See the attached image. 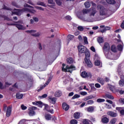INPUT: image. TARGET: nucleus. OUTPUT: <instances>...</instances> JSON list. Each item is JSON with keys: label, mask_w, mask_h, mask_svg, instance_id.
Masks as SVG:
<instances>
[{"label": "nucleus", "mask_w": 124, "mask_h": 124, "mask_svg": "<svg viewBox=\"0 0 124 124\" xmlns=\"http://www.w3.org/2000/svg\"><path fill=\"white\" fill-rule=\"evenodd\" d=\"M3 9L12 11V15L15 14V15H18V16H20V15H22V14H23L24 13H29V12H30V13H31L32 14H35V13L36 12V10L34 9H29L28 8H23L22 9H15L13 10L11 9V8L6 7L5 5H3Z\"/></svg>", "instance_id": "f257e3e1"}, {"label": "nucleus", "mask_w": 124, "mask_h": 124, "mask_svg": "<svg viewBox=\"0 0 124 124\" xmlns=\"http://www.w3.org/2000/svg\"><path fill=\"white\" fill-rule=\"evenodd\" d=\"M78 50L79 53H80V54H84L85 53V62L88 67H92L93 64L92 63V62H91V60H90V59H91V53H90V51H88L87 48L85 46L82 45L78 46Z\"/></svg>", "instance_id": "f03ea898"}, {"label": "nucleus", "mask_w": 124, "mask_h": 124, "mask_svg": "<svg viewBox=\"0 0 124 124\" xmlns=\"http://www.w3.org/2000/svg\"><path fill=\"white\" fill-rule=\"evenodd\" d=\"M103 51L107 59H112L113 58V54L111 52H109L110 51V45L108 43L104 44Z\"/></svg>", "instance_id": "7ed1b4c3"}, {"label": "nucleus", "mask_w": 124, "mask_h": 124, "mask_svg": "<svg viewBox=\"0 0 124 124\" xmlns=\"http://www.w3.org/2000/svg\"><path fill=\"white\" fill-rule=\"evenodd\" d=\"M62 70L64 72H70V73H72L73 70H75V66L73 65L68 66L67 65L65 66V64H62ZM65 67L64 68V67Z\"/></svg>", "instance_id": "20e7f679"}, {"label": "nucleus", "mask_w": 124, "mask_h": 124, "mask_svg": "<svg viewBox=\"0 0 124 124\" xmlns=\"http://www.w3.org/2000/svg\"><path fill=\"white\" fill-rule=\"evenodd\" d=\"M97 12L96 8L92 9L91 13L90 14V16H88V18L86 20L87 22H95V19L92 17V16H94L95 14Z\"/></svg>", "instance_id": "39448f33"}, {"label": "nucleus", "mask_w": 124, "mask_h": 124, "mask_svg": "<svg viewBox=\"0 0 124 124\" xmlns=\"http://www.w3.org/2000/svg\"><path fill=\"white\" fill-rule=\"evenodd\" d=\"M21 23L22 22L21 21H18L17 22V24H9L8 23L7 25L8 26H16V27L19 30V31H25L26 30V27L24 26L22 24H21Z\"/></svg>", "instance_id": "423d86ee"}, {"label": "nucleus", "mask_w": 124, "mask_h": 124, "mask_svg": "<svg viewBox=\"0 0 124 124\" xmlns=\"http://www.w3.org/2000/svg\"><path fill=\"white\" fill-rule=\"evenodd\" d=\"M25 31L28 33H31V34L32 36H34V37H38L40 36L41 34V33L40 32H38L36 33V30H28Z\"/></svg>", "instance_id": "0eeeda50"}, {"label": "nucleus", "mask_w": 124, "mask_h": 124, "mask_svg": "<svg viewBox=\"0 0 124 124\" xmlns=\"http://www.w3.org/2000/svg\"><path fill=\"white\" fill-rule=\"evenodd\" d=\"M96 7V5L95 4V3L93 2L92 7L89 9H84L82 11V13L83 14H88V13H91L92 10L94 8H95Z\"/></svg>", "instance_id": "6e6552de"}, {"label": "nucleus", "mask_w": 124, "mask_h": 124, "mask_svg": "<svg viewBox=\"0 0 124 124\" xmlns=\"http://www.w3.org/2000/svg\"><path fill=\"white\" fill-rule=\"evenodd\" d=\"M97 9L99 8L100 9L99 14L101 16H104V15H106V10L105 8H104V7H103V6L98 5L97 6Z\"/></svg>", "instance_id": "1a4fd4ad"}, {"label": "nucleus", "mask_w": 124, "mask_h": 124, "mask_svg": "<svg viewBox=\"0 0 124 124\" xmlns=\"http://www.w3.org/2000/svg\"><path fill=\"white\" fill-rule=\"evenodd\" d=\"M119 75H120V78L121 79L119 81V85L120 87H124V76L122 75V73L120 72L119 70H118Z\"/></svg>", "instance_id": "9d476101"}, {"label": "nucleus", "mask_w": 124, "mask_h": 124, "mask_svg": "<svg viewBox=\"0 0 124 124\" xmlns=\"http://www.w3.org/2000/svg\"><path fill=\"white\" fill-rule=\"evenodd\" d=\"M94 59L95 60V65H96L97 66H102V64L100 62V61H99V57H98V55H95Z\"/></svg>", "instance_id": "9b49d317"}, {"label": "nucleus", "mask_w": 124, "mask_h": 124, "mask_svg": "<svg viewBox=\"0 0 124 124\" xmlns=\"http://www.w3.org/2000/svg\"><path fill=\"white\" fill-rule=\"evenodd\" d=\"M44 110L46 111V112H49V113H51V114H54V109L48 105H45Z\"/></svg>", "instance_id": "f8f14e48"}, {"label": "nucleus", "mask_w": 124, "mask_h": 124, "mask_svg": "<svg viewBox=\"0 0 124 124\" xmlns=\"http://www.w3.org/2000/svg\"><path fill=\"white\" fill-rule=\"evenodd\" d=\"M36 107H31V108H29V114L30 116H34L35 115V112H34V110H36Z\"/></svg>", "instance_id": "ddd939ff"}, {"label": "nucleus", "mask_w": 124, "mask_h": 124, "mask_svg": "<svg viewBox=\"0 0 124 124\" xmlns=\"http://www.w3.org/2000/svg\"><path fill=\"white\" fill-rule=\"evenodd\" d=\"M45 119L47 121H50L51 119H52V121H54V122H56V120H57V118L55 117V116H52L50 114H46L45 115Z\"/></svg>", "instance_id": "4468645a"}, {"label": "nucleus", "mask_w": 124, "mask_h": 124, "mask_svg": "<svg viewBox=\"0 0 124 124\" xmlns=\"http://www.w3.org/2000/svg\"><path fill=\"white\" fill-rule=\"evenodd\" d=\"M81 76L83 78H86L87 77H92V74L90 73H87L86 72H82L81 74Z\"/></svg>", "instance_id": "2eb2a0df"}, {"label": "nucleus", "mask_w": 124, "mask_h": 124, "mask_svg": "<svg viewBox=\"0 0 124 124\" xmlns=\"http://www.w3.org/2000/svg\"><path fill=\"white\" fill-rule=\"evenodd\" d=\"M51 80H52V78H49L47 81L45 83V84L44 86H41L40 87V88L38 90V92H40V91H41V90H43V89H44V88H45V87H46V86H47L49 84V83H50V82H51Z\"/></svg>", "instance_id": "dca6fc26"}, {"label": "nucleus", "mask_w": 124, "mask_h": 124, "mask_svg": "<svg viewBox=\"0 0 124 124\" xmlns=\"http://www.w3.org/2000/svg\"><path fill=\"white\" fill-rule=\"evenodd\" d=\"M48 98V101L49 102H50V103H52V104H55L57 101V98H56V97L49 96Z\"/></svg>", "instance_id": "f3484780"}, {"label": "nucleus", "mask_w": 124, "mask_h": 124, "mask_svg": "<svg viewBox=\"0 0 124 124\" xmlns=\"http://www.w3.org/2000/svg\"><path fill=\"white\" fill-rule=\"evenodd\" d=\"M107 115L110 116V117H112L113 118H115L118 114L116 112H114L112 111H109L107 112Z\"/></svg>", "instance_id": "a211bd4d"}, {"label": "nucleus", "mask_w": 124, "mask_h": 124, "mask_svg": "<svg viewBox=\"0 0 124 124\" xmlns=\"http://www.w3.org/2000/svg\"><path fill=\"white\" fill-rule=\"evenodd\" d=\"M11 109H12V107L11 106H9L7 108L6 113L7 117H10V115H11Z\"/></svg>", "instance_id": "6ab92c4d"}, {"label": "nucleus", "mask_w": 124, "mask_h": 124, "mask_svg": "<svg viewBox=\"0 0 124 124\" xmlns=\"http://www.w3.org/2000/svg\"><path fill=\"white\" fill-rule=\"evenodd\" d=\"M62 108L65 111L68 110V109H69V105L66 104L65 103H63L62 105Z\"/></svg>", "instance_id": "aec40b11"}, {"label": "nucleus", "mask_w": 124, "mask_h": 124, "mask_svg": "<svg viewBox=\"0 0 124 124\" xmlns=\"http://www.w3.org/2000/svg\"><path fill=\"white\" fill-rule=\"evenodd\" d=\"M86 110L87 112H89V113H93V111H94V108L93 107H89L88 108H87Z\"/></svg>", "instance_id": "412c9836"}, {"label": "nucleus", "mask_w": 124, "mask_h": 124, "mask_svg": "<svg viewBox=\"0 0 124 124\" xmlns=\"http://www.w3.org/2000/svg\"><path fill=\"white\" fill-rule=\"evenodd\" d=\"M101 121L103 124H107V123L109 122V119L107 117L104 116L102 118Z\"/></svg>", "instance_id": "4be33fe9"}, {"label": "nucleus", "mask_w": 124, "mask_h": 124, "mask_svg": "<svg viewBox=\"0 0 124 124\" xmlns=\"http://www.w3.org/2000/svg\"><path fill=\"white\" fill-rule=\"evenodd\" d=\"M67 62L69 64H72V63H74L75 62L72 58L69 57L67 59Z\"/></svg>", "instance_id": "5701e85b"}, {"label": "nucleus", "mask_w": 124, "mask_h": 124, "mask_svg": "<svg viewBox=\"0 0 124 124\" xmlns=\"http://www.w3.org/2000/svg\"><path fill=\"white\" fill-rule=\"evenodd\" d=\"M54 95L56 96V97H60V96L62 95V92L61 91H56Z\"/></svg>", "instance_id": "b1692460"}, {"label": "nucleus", "mask_w": 124, "mask_h": 124, "mask_svg": "<svg viewBox=\"0 0 124 124\" xmlns=\"http://www.w3.org/2000/svg\"><path fill=\"white\" fill-rule=\"evenodd\" d=\"M32 104H33V105H38L39 107H42V102L41 101L34 102L32 103Z\"/></svg>", "instance_id": "393cba45"}, {"label": "nucleus", "mask_w": 124, "mask_h": 124, "mask_svg": "<svg viewBox=\"0 0 124 124\" xmlns=\"http://www.w3.org/2000/svg\"><path fill=\"white\" fill-rule=\"evenodd\" d=\"M97 80H98V82H99V83L101 84V85H104L105 80H104V79H103V78H97Z\"/></svg>", "instance_id": "a878e982"}, {"label": "nucleus", "mask_w": 124, "mask_h": 124, "mask_svg": "<svg viewBox=\"0 0 124 124\" xmlns=\"http://www.w3.org/2000/svg\"><path fill=\"white\" fill-rule=\"evenodd\" d=\"M23 96H24V94H20L19 93L16 94V98L18 99H21V98H23Z\"/></svg>", "instance_id": "bb28decb"}, {"label": "nucleus", "mask_w": 124, "mask_h": 124, "mask_svg": "<svg viewBox=\"0 0 124 124\" xmlns=\"http://www.w3.org/2000/svg\"><path fill=\"white\" fill-rule=\"evenodd\" d=\"M109 89L113 93H116V92H117V90H116V88H115V86H114L109 85Z\"/></svg>", "instance_id": "cd10ccee"}, {"label": "nucleus", "mask_w": 124, "mask_h": 124, "mask_svg": "<svg viewBox=\"0 0 124 124\" xmlns=\"http://www.w3.org/2000/svg\"><path fill=\"white\" fill-rule=\"evenodd\" d=\"M74 117L75 119H79V118H80L79 112H75L74 114Z\"/></svg>", "instance_id": "c85d7f7f"}, {"label": "nucleus", "mask_w": 124, "mask_h": 124, "mask_svg": "<svg viewBox=\"0 0 124 124\" xmlns=\"http://www.w3.org/2000/svg\"><path fill=\"white\" fill-rule=\"evenodd\" d=\"M110 29L111 28H110L109 27H106L104 28V29L101 31V32L103 33V32H105L106 31H109V30H110Z\"/></svg>", "instance_id": "c756f323"}, {"label": "nucleus", "mask_w": 124, "mask_h": 124, "mask_svg": "<svg viewBox=\"0 0 124 124\" xmlns=\"http://www.w3.org/2000/svg\"><path fill=\"white\" fill-rule=\"evenodd\" d=\"M107 2L109 4H115L116 3V1L114 0H106Z\"/></svg>", "instance_id": "7c9ffc66"}, {"label": "nucleus", "mask_w": 124, "mask_h": 124, "mask_svg": "<svg viewBox=\"0 0 124 124\" xmlns=\"http://www.w3.org/2000/svg\"><path fill=\"white\" fill-rule=\"evenodd\" d=\"M27 122H30V121L26 120V119H22L20 120L18 124H25Z\"/></svg>", "instance_id": "2f4dec72"}, {"label": "nucleus", "mask_w": 124, "mask_h": 124, "mask_svg": "<svg viewBox=\"0 0 124 124\" xmlns=\"http://www.w3.org/2000/svg\"><path fill=\"white\" fill-rule=\"evenodd\" d=\"M37 5H41V6H44V7H46V4L43 2H37Z\"/></svg>", "instance_id": "473e14b6"}, {"label": "nucleus", "mask_w": 124, "mask_h": 124, "mask_svg": "<svg viewBox=\"0 0 124 124\" xmlns=\"http://www.w3.org/2000/svg\"><path fill=\"white\" fill-rule=\"evenodd\" d=\"M110 50L112 51V52H114V53L117 52V48L115 46H112L110 48Z\"/></svg>", "instance_id": "72a5a7b5"}, {"label": "nucleus", "mask_w": 124, "mask_h": 124, "mask_svg": "<svg viewBox=\"0 0 124 124\" xmlns=\"http://www.w3.org/2000/svg\"><path fill=\"white\" fill-rule=\"evenodd\" d=\"M83 124H91V121L88 119H84L83 121Z\"/></svg>", "instance_id": "f704fd0d"}, {"label": "nucleus", "mask_w": 124, "mask_h": 124, "mask_svg": "<svg viewBox=\"0 0 124 124\" xmlns=\"http://www.w3.org/2000/svg\"><path fill=\"white\" fill-rule=\"evenodd\" d=\"M84 5L86 8H89V7H91V4L89 1L85 2Z\"/></svg>", "instance_id": "c9c22d12"}, {"label": "nucleus", "mask_w": 124, "mask_h": 124, "mask_svg": "<svg viewBox=\"0 0 124 124\" xmlns=\"http://www.w3.org/2000/svg\"><path fill=\"white\" fill-rule=\"evenodd\" d=\"M98 43H102L103 42V38L102 37H99L97 38Z\"/></svg>", "instance_id": "e433bc0d"}, {"label": "nucleus", "mask_w": 124, "mask_h": 124, "mask_svg": "<svg viewBox=\"0 0 124 124\" xmlns=\"http://www.w3.org/2000/svg\"><path fill=\"white\" fill-rule=\"evenodd\" d=\"M55 1L56 4L59 5V6H61V5H62V0H55Z\"/></svg>", "instance_id": "4c0bfd02"}, {"label": "nucleus", "mask_w": 124, "mask_h": 124, "mask_svg": "<svg viewBox=\"0 0 124 124\" xmlns=\"http://www.w3.org/2000/svg\"><path fill=\"white\" fill-rule=\"evenodd\" d=\"M68 40L69 41H70V40H72L73 38H74V36L72 35H69L67 36Z\"/></svg>", "instance_id": "58836bf2"}, {"label": "nucleus", "mask_w": 124, "mask_h": 124, "mask_svg": "<svg viewBox=\"0 0 124 124\" xmlns=\"http://www.w3.org/2000/svg\"><path fill=\"white\" fill-rule=\"evenodd\" d=\"M12 4L14 6H15L16 7H17V8H20V5H18V4H17V3L16 2L13 1L12 2Z\"/></svg>", "instance_id": "ea45409f"}, {"label": "nucleus", "mask_w": 124, "mask_h": 124, "mask_svg": "<svg viewBox=\"0 0 124 124\" xmlns=\"http://www.w3.org/2000/svg\"><path fill=\"white\" fill-rule=\"evenodd\" d=\"M26 2H27V3H29V4H31V5H34V3L32 2L31 0H26Z\"/></svg>", "instance_id": "a19ab883"}, {"label": "nucleus", "mask_w": 124, "mask_h": 124, "mask_svg": "<svg viewBox=\"0 0 124 124\" xmlns=\"http://www.w3.org/2000/svg\"><path fill=\"white\" fill-rule=\"evenodd\" d=\"M117 48H118L119 51H123V49H124V46H123V45H119L117 46Z\"/></svg>", "instance_id": "79ce46f5"}, {"label": "nucleus", "mask_w": 124, "mask_h": 124, "mask_svg": "<svg viewBox=\"0 0 124 124\" xmlns=\"http://www.w3.org/2000/svg\"><path fill=\"white\" fill-rule=\"evenodd\" d=\"M93 100H90L87 101V104L88 105H92V104H93Z\"/></svg>", "instance_id": "37998d69"}, {"label": "nucleus", "mask_w": 124, "mask_h": 124, "mask_svg": "<svg viewBox=\"0 0 124 124\" xmlns=\"http://www.w3.org/2000/svg\"><path fill=\"white\" fill-rule=\"evenodd\" d=\"M24 7H29V8H34L33 6L28 4L27 3H25L24 4Z\"/></svg>", "instance_id": "c03bdc74"}, {"label": "nucleus", "mask_w": 124, "mask_h": 124, "mask_svg": "<svg viewBox=\"0 0 124 124\" xmlns=\"http://www.w3.org/2000/svg\"><path fill=\"white\" fill-rule=\"evenodd\" d=\"M104 101H105V99H104L99 98L97 99V102L98 103H101V102H104Z\"/></svg>", "instance_id": "a18cd8bd"}, {"label": "nucleus", "mask_w": 124, "mask_h": 124, "mask_svg": "<svg viewBox=\"0 0 124 124\" xmlns=\"http://www.w3.org/2000/svg\"><path fill=\"white\" fill-rule=\"evenodd\" d=\"M35 8L38 9V10H41L42 11H44V9L41 7L35 6Z\"/></svg>", "instance_id": "49530a36"}, {"label": "nucleus", "mask_w": 124, "mask_h": 124, "mask_svg": "<svg viewBox=\"0 0 124 124\" xmlns=\"http://www.w3.org/2000/svg\"><path fill=\"white\" fill-rule=\"evenodd\" d=\"M106 96L108 98H109V99H114V97L110 94H106Z\"/></svg>", "instance_id": "de8ad7c7"}, {"label": "nucleus", "mask_w": 124, "mask_h": 124, "mask_svg": "<svg viewBox=\"0 0 124 124\" xmlns=\"http://www.w3.org/2000/svg\"><path fill=\"white\" fill-rule=\"evenodd\" d=\"M116 122H117V119L116 118H113L110 121V124H115L116 123Z\"/></svg>", "instance_id": "09e8293b"}, {"label": "nucleus", "mask_w": 124, "mask_h": 124, "mask_svg": "<svg viewBox=\"0 0 124 124\" xmlns=\"http://www.w3.org/2000/svg\"><path fill=\"white\" fill-rule=\"evenodd\" d=\"M77 123H78L77 120L75 119L72 120L70 121L71 124H77Z\"/></svg>", "instance_id": "8fccbe9b"}, {"label": "nucleus", "mask_w": 124, "mask_h": 124, "mask_svg": "<svg viewBox=\"0 0 124 124\" xmlns=\"http://www.w3.org/2000/svg\"><path fill=\"white\" fill-rule=\"evenodd\" d=\"M83 40L85 44H89V43L88 42V38L86 37H83Z\"/></svg>", "instance_id": "3c124183"}, {"label": "nucleus", "mask_w": 124, "mask_h": 124, "mask_svg": "<svg viewBox=\"0 0 124 124\" xmlns=\"http://www.w3.org/2000/svg\"><path fill=\"white\" fill-rule=\"evenodd\" d=\"M79 97H80V95L76 94H75L74 95V96H73L72 99H75L76 98H79Z\"/></svg>", "instance_id": "603ef678"}, {"label": "nucleus", "mask_w": 124, "mask_h": 124, "mask_svg": "<svg viewBox=\"0 0 124 124\" xmlns=\"http://www.w3.org/2000/svg\"><path fill=\"white\" fill-rule=\"evenodd\" d=\"M78 31H84V27H83V26H79L78 27Z\"/></svg>", "instance_id": "864d4df0"}, {"label": "nucleus", "mask_w": 124, "mask_h": 124, "mask_svg": "<svg viewBox=\"0 0 124 124\" xmlns=\"http://www.w3.org/2000/svg\"><path fill=\"white\" fill-rule=\"evenodd\" d=\"M48 3L49 4H55V2H54V0H48Z\"/></svg>", "instance_id": "5fc2aeb1"}, {"label": "nucleus", "mask_w": 124, "mask_h": 124, "mask_svg": "<svg viewBox=\"0 0 124 124\" xmlns=\"http://www.w3.org/2000/svg\"><path fill=\"white\" fill-rule=\"evenodd\" d=\"M33 19L34 20V21L35 22V23H37L38 21H39V19L37 17H33Z\"/></svg>", "instance_id": "6e6d98bb"}, {"label": "nucleus", "mask_w": 124, "mask_h": 124, "mask_svg": "<svg viewBox=\"0 0 124 124\" xmlns=\"http://www.w3.org/2000/svg\"><path fill=\"white\" fill-rule=\"evenodd\" d=\"M120 103H121V104H124V99L122 98L121 99H119V100Z\"/></svg>", "instance_id": "4d7b16f0"}, {"label": "nucleus", "mask_w": 124, "mask_h": 124, "mask_svg": "<svg viewBox=\"0 0 124 124\" xmlns=\"http://www.w3.org/2000/svg\"><path fill=\"white\" fill-rule=\"evenodd\" d=\"M80 93L81 95H87L88 94V93L86 92H81Z\"/></svg>", "instance_id": "13d9d810"}, {"label": "nucleus", "mask_w": 124, "mask_h": 124, "mask_svg": "<svg viewBox=\"0 0 124 124\" xmlns=\"http://www.w3.org/2000/svg\"><path fill=\"white\" fill-rule=\"evenodd\" d=\"M65 18L66 19V20H71V16H67L65 17Z\"/></svg>", "instance_id": "bf43d9fd"}, {"label": "nucleus", "mask_w": 124, "mask_h": 124, "mask_svg": "<svg viewBox=\"0 0 124 124\" xmlns=\"http://www.w3.org/2000/svg\"><path fill=\"white\" fill-rule=\"evenodd\" d=\"M21 107L22 110H26V109L27 108V107L25 106L24 105H22Z\"/></svg>", "instance_id": "052dcab7"}, {"label": "nucleus", "mask_w": 124, "mask_h": 124, "mask_svg": "<svg viewBox=\"0 0 124 124\" xmlns=\"http://www.w3.org/2000/svg\"><path fill=\"white\" fill-rule=\"evenodd\" d=\"M116 110H117L118 111H120V112H121L122 111V110L123 109H124L123 108H120V107H117L116 108Z\"/></svg>", "instance_id": "680f3d73"}, {"label": "nucleus", "mask_w": 124, "mask_h": 124, "mask_svg": "<svg viewBox=\"0 0 124 124\" xmlns=\"http://www.w3.org/2000/svg\"><path fill=\"white\" fill-rule=\"evenodd\" d=\"M106 108H107V109H111V108H112V107L110 105L106 104Z\"/></svg>", "instance_id": "e2e57ef3"}, {"label": "nucleus", "mask_w": 124, "mask_h": 124, "mask_svg": "<svg viewBox=\"0 0 124 124\" xmlns=\"http://www.w3.org/2000/svg\"><path fill=\"white\" fill-rule=\"evenodd\" d=\"M87 97L89 99H93V98H94V97H93L92 95H90V96H87Z\"/></svg>", "instance_id": "0e129e2a"}, {"label": "nucleus", "mask_w": 124, "mask_h": 124, "mask_svg": "<svg viewBox=\"0 0 124 124\" xmlns=\"http://www.w3.org/2000/svg\"><path fill=\"white\" fill-rule=\"evenodd\" d=\"M91 50L92 52H95V48H94V47L93 46L91 47Z\"/></svg>", "instance_id": "69168bd1"}, {"label": "nucleus", "mask_w": 124, "mask_h": 124, "mask_svg": "<svg viewBox=\"0 0 124 124\" xmlns=\"http://www.w3.org/2000/svg\"><path fill=\"white\" fill-rule=\"evenodd\" d=\"M95 88H100L101 86H100V84H99L98 83H96L95 84Z\"/></svg>", "instance_id": "338daca9"}, {"label": "nucleus", "mask_w": 124, "mask_h": 124, "mask_svg": "<svg viewBox=\"0 0 124 124\" xmlns=\"http://www.w3.org/2000/svg\"><path fill=\"white\" fill-rule=\"evenodd\" d=\"M120 114L122 115L123 116L124 115V109L123 108V109L120 111Z\"/></svg>", "instance_id": "774afa93"}]
</instances>
